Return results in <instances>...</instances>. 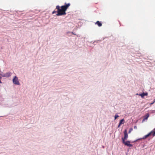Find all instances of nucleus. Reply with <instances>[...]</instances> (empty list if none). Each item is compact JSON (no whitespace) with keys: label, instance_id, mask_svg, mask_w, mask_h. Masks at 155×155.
I'll use <instances>...</instances> for the list:
<instances>
[{"label":"nucleus","instance_id":"obj_1","mask_svg":"<svg viewBox=\"0 0 155 155\" xmlns=\"http://www.w3.org/2000/svg\"><path fill=\"white\" fill-rule=\"evenodd\" d=\"M70 5V4L69 3L68 4L65 3L64 5L61 7L59 5H57L56 8L52 12V14H54L56 12H57V14H56L57 16L65 15L66 14V11Z\"/></svg>","mask_w":155,"mask_h":155},{"label":"nucleus","instance_id":"obj_2","mask_svg":"<svg viewBox=\"0 0 155 155\" xmlns=\"http://www.w3.org/2000/svg\"><path fill=\"white\" fill-rule=\"evenodd\" d=\"M122 142L126 146H128L130 147H133L132 144L130 143V141H125L124 140H123Z\"/></svg>","mask_w":155,"mask_h":155},{"label":"nucleus","instance_id":"obj_3","mask_svg":"<svg viewBox=\"0 0 155 155\" xmlns=\"http://www.w3.org/2000/svg\"><path fill=\"white\" fill-rule=\"evenodd\" d=\"M13 82L15 84L19 85L20 83L18 81V78L16 76H15L13 79Z\"/></svg>","mask_w":155,"mask_h":155},{"label":"nucleus","instance_id":"obj_4","mask_svg":"<svg viewBox=\"0 0 155 155\" xmlns=\"http://www.w3.org/2000/svg\"><path fill=\"white\" fill-rule=\"evenodd\" d=\"M124 138H122V141L123 140H124L125 141V140H126L128 137V135L127 134V130H125L124 131Z\"/></svg>","mask_w":155,"mask_h":155},{"label":"nucleus","instance_id":"obj_5","mask_svg":"<svg viewBox=\"0 0 155 155\" xmlns=\"http://www.w3.org/2000/svg\"><path fill=\"white\" fill-rule=\"evenodd\" d=\"M148 95V93L147 92L144 93L140 94H139V95L142 98H144V97L145 96H147Z\"/></svg>","mask_w":155,"mask_h":155},{"label":"nucleus","instance_id":"obj_6","mask_svg":"<svg viewBox=\"0 0 155 155\" xmlns=\"http://www.w3.org/2000/svg\"><path fill=\"white\" fill-rule=\"evenodd\" d=\"M152 132H150L148 134H147V135H145V136H144L142 138V139H143L144 140V139H145L146 138H147V137H149L150 135L151 134Z\"/></svg>","mask_w":155,"mask_h":155},{"label":"nucleus","instance_id":"obj_7","mask_svg":"<svg viewBox=\"0 0 155 155\" xmlns=\"http://www.w3.org/2000/svg\"><path fill=\"white\" fill-rule=\"evenodd\" d=\"M95 24L97 25L99 27H101L102 25V24L100 21H97L96 23H95Z\"/></svg>","mask_w":155,"mask_h":155},{"label":"nucleus","instance_id":"obj_8","mask_svg":"<svg viewBox=\"0 0 155 155\" xmlns=\"http://www.w3.org/2000/svg\"><path fill=\"white\" fill-rule=\"evenodd\" d=\"M124 119H122V120H120L119 123V124L118 126V127H119L121 124H124Z\"/></svg>","mask_w":155,"mask_h":155},{"label":"nucleus","instance_id":"obj_9","mask_svg":"<svg viewBox=\"0 0 155 155\" xmlns=\"http://www.w3.org/2000/svg\"><path fill=\"white\" fill-rule=\"evenodd\" d=\"M11 75V73L9 72H7L5 74L4 76L6 77H9Z\"/></svg>","mask_w":155,"mask_h":155},{"label":"nucleus","instance_id":"obj_10","mask_svg":"<svg viewBox=\"0 0 155 155\" xmlns=\"http://www.w3.org/2000/svg\"><path fill=\"white\" fill-rule=\"evenodd\" d=\"M149 114L148 113H147L146 114V115L145 116V117H144V118H143V120L144 121L146 120H147V118H148V117H149Z\"/></svg>","mask_w":155,"mask_h":155},{"label":"nucleus","instance_id":"obj_11","mask_svg":"<svg viewBox=\"0 0 155 155\" xmlns=\"http://www.w3.org/2000/svg\"><path fill=\"white\" fill-rule=\"evenodd\" d=\"M150 132H152L151 134H152L153 137L155 136V131H152Z\"/></svg>","mask_w":155,"mask_h":155},{"label":"nucleus","instance_id":"obj_12","mask_svg":"<svg viewBox=\"0 0 155 155\" xmlns=\"http://www.w3.org/2000/svg\"><path fill=\"white\" fill-rule=\"evenodd\" d=\"M133 130V128H131L129 130V131L128 133H130Z\"/></svg>","mask_w":155,"mask_h":155},{"label":"nucleus","instance_id":"obj_13","mask_svg":"<svg viewBox=\"0 0 155 155\" xmlns=\"http://www.w3.org/2000/svg\"><path fill=\"white\" fill-rule=\"evenodd\" d=\"M119 117V116L117 114H115V115L114 118L115 120L117 118Z\"/></svg>","mask_w":155,"mask_h":155},{"label":"nucleus","instance_id":"obj_14","mask_svg":"<svg viewBox=\"0 0 155 155\" xmlns=\"http://www.w3.org/2000/svg\"><path fill=\"white\" fill-rule=\"evenodd\" d=\"M72 33L73 34V35H76V34H75L74 33H73V32H72Z\"/></svg>","mask_w":155,"mask_h":155},{"label":"nucleus","instance_id":"obj_15","mask_svg":"<svg viewBox=\"0 0 155 155\" xmlns=\"http://www.w3.org/2000/svg\"><path fill=\"white\" fill-rule=\"evenodd\" d=\"M134 128H137V127H136V126H135V127H134Z\"/></svg>","mask_w":155,"mask_h":155},{"label":"nucleus","instance_id":"obj_16","mask_svg":"<svg viewBox=\"0 0 155 155\" xmlns=\"http://www.w3.org/2000/svg\"><path fill=\"white\" fill-rule=\"evenodd\" d=\"M137 95H139V94L137 93V94H136Z\"/></svg>","mask_w":155,"mask_h":155},{"label":"nucleus","instance_id":"obj_17","mask_svg":"<svg viewBox=\"0 0 155 155\" xmlns=\"http://www.w3.org/2000/svg\"><path fill=\"white\" fill-rule=\"evenodd\" d=\"M153 103H154V102H153V103H151V104H153Z\"/></svg>","mask_w":155,"mask_h":155}]
</instances>
